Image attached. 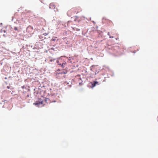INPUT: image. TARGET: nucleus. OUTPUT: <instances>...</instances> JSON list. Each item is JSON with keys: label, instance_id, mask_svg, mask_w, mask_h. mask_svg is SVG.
<instances>
[{"label": "nucleus", "instance_id": "1", "mask_svg": "<svg viewBox=\"0 0 158 158\" xmlns=\"http://www.w3.org/2000/svg\"><path fill=\"white\" fill-rule=\"evenodd\" d=\"M33 31V28L31 27H28L26 29L27 32L29 33L30 34H32Z\"/></svg>", "mask_w": 158, "mask_h": 158}, {"label": "nucleus", "instance_id": "2", "mask_svg": "<svg viewBox=\"0 0 158 158\" xmlns=\"http://www.w3.org/2000/svg\"><path fill=\"white\" fill-rule=\"evenodd\" d=\"M43 103V101L40 100V101H38L37 102H36L34 103V104L35 105L39 106L41 104H42Z\"/></svg>", "mask_w": 158, "mask_h": 158}, {"label": "nucleus", "instance_id": "3", "mask_svg": "<svg viewBox=\"0 0 158 158\" xmlns=\"http://www.w3.org/2000/svg\"><path fill=\"white\" fill-rule=\"evenodd\" d=\"M50 8L54 9L55 8V6L54 3H51L49 5Z\"/></svg>", "mask_w": 158, "mask_h": 158}, {"label": "nucleus", "instance_id": "4", "mask_svg": "<svg viewBox=\"0 0 158 158\" xmlns=\"http://www.w3.org/2000/svg\"><path fill=\"white\" fill-rule=\"evenodd\" d=\"M57 62L58 63V65H61V67L62 68H64V67L65 65L66 64V62H64L63 63H62V64H61V63H59V62L58 61H57Z\"/></svg>", "mask_w": 158, "mask_h": 158}, {"label": "nucleus", "instance_id": "5", "mask_svg": "<svg viewBox=\"0 0 158 158\" xmlns=\"http://www.w3.org/2000/svg\"><path fill=\"white\" fill-rule=\"evenodd\" d=\"M98 83V82L96 81H94L92 83V87H94Z\"/></svg>", "mask_w": 158, "mask_h": 158}, {"label": "nucleus", "instance_id": "6", "mask_svg": "<svg viewBox=\"0 0 158 158\" xmlns=\"http://www.w3.org/2000/svg\"><path fill=\"white\" fill-rule=\"evenodd\" d=\"M108 35L109 36H110V38H113V36H111L110 35V33L109 32H108Z\"/></svg>", "mask_w": 158, "mask_h": 158}, {"label": "nucleus", "instance_id": "7", "mask_svg": "<svg viewBox=\"0 0 158 158\" xmlns=\"http://www.w3.org/2000/svg\"><path fill=\"white\" fill-rule=\"evenodd\" d=\"M14 30L15 31H18V29L17 27H15L14 28Z\"/></svg>", "mask_w": 158, "mask_h": 158}, {"label": "nucleus", "instance_id": "8", "mask_svg": "<svg viewBox=\"0 0 158 158\" xmlns=\"http://www.w3.org/2000/svg\"><path fill=\"white\" fill-rule=\"evenodd\" d=\"M7 88L8 89H9L10 88V86H7Z\"/></svg>", "mask_w": 158, "mask_h": 158}, {"label": "nucleus", "instance_id": "9", "mask_svg": "<svg viewBox=\"0 0 158 158\" xmlns=\"http://www.w3.org/2000/svg\"><path fill=\"white\" fill-rule=\"evenodd\" d=\"M44 35H47V34L46 33H44Z\"/></svg>", "mask_w": 158, "mask_h": 158}, {"label": "nucleus", "instance_id": "10", "mask_svg": "<svg viewBox=\"0 0 158 158\" xmlns=\"http://www.w3.org/2000/svg\"><path fill=\"white\" fill-rule=\"evenodd\" d=\"M3 31H4V32H6V31H5V30H3Z\"/></svg>", "mask_w": 158, "mask_h": 158}, {"label": "nucleus", "instance_id": "11", "mask_svg": "<svg viewBox=\"0 0 158 158\" xmlns=\"http://www.w3.org/2000/svg\"><path fill=\"white\" fill-rule=\"evenodd\" d=\"M48 100H49L48 99H47V100H46V101H47Z\"/></svg>", "mask_w": 158, "mask_h": 158}, {"label": "nucleus", "instance_id": "12", "mask_svg": "<svg viewBox=\"0 0 158 158\" xmlns=\"http://www.w3.org/2000/svg\"><path fill=\"white\" fill-rule=\"evenodd\" d=\"M52 60H50V61H51V62H52Z\"/></svg>", "mask_w": 158, "mask_h": 158}]
</instances>
